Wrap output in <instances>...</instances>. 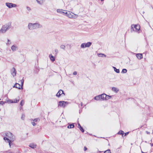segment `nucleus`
Instances as JSON below:
<instances>
[{"mask_svg":"<svg viewBox=\"0 0 153 153\" xmlns=\"http://www.w3.org/2000/svg\"><path fill=\"white\" fill-rule=\"evenodd\" d=\"M42 27V25L39 23H30L28 24V28L30 30L36 29Z\"/></svg>","mask_w":153,"mask_h":153,"instance_id":"nucleus-1","label":"nucleus"},{"mask_svg":"<svg viewBox=\"0 0 153 153\" xmlns=\"http://www.w3.org/2000/svg\"><path fill=\"white\" fill-rule=\"evenodd\" d=\"M140 26L138 25H132L131 27V32H132L133 31L138 32L140 29Z\"/></svg>","mask_w":153,"mask_h":153,"instance_id":"nucleus-2","label":"nucleus"},{"mask_svg":"<svg viewBox=\"0 0 153 153\" xmlns=\"http://www.w3.org/2000/svg\"><path fill=\"white\" fill-rule=\"evenodd\" d=\"M9 26L8 25H3L1 29L0 30V34L5 33L8 29Z\"/></svg>","mask_w":153,"mask_h":153,"instance_id":"nucleus-3","label":"nucleus"},{"mask_svg":"<svg viewBox=\"0 0 153 153\" xmlns=\"http://www.w3.org/2000/svg\"><path fill=\"white\" fill-rule=\"evenodd\" d=\"M67 16L69 18L76 19L78 17V15L75 14L71 12L68 11V14Z\"/></svg>","mask_w":153,"mask_h":153,"instance_id":"nucleus-4","label":"nucleus"},{"mask_svg":"<svg viewBox=\"0 0 153 153\" xmlns=\"http://www.w3.org/2000/svg\"><path fill=\"white\" fill-rule=\"evenodd\" d=\"M15 140V137L10 132V147L13 144L12 142L14 141Z\"/></svg>","mask_w":153,"mask_h":153,"instance_id":"nucleus-5","label":"nucleus"},{"mask_svg":"<svg viewBox=\"0 0 153 153\" xmlns=\"http://www.w3.org/2000/svg\"><path fill=\"white\" fill-rule=\"evenodd\" d=\"M59 104H58V106H59L61 107H65V106L66 104L68 103L67 102H65L64 101H59Z\"/></svg>","mask_w":153,"mask_h":153,"instance_id":"nucleus-6","label":"nucleus"},{"mask_svg":"<svg viewBox=\"0 0 153 153\" xmlns=\"http://www.w3.org/2000/svg\"><path fill=\"white\" fill-rule=\"evenodd\" d=\"M13 87L18 88L19 89H23V87H22L21 85L17 83H16L13 86Z\"/></svg>","mask_w":153,"mask_h":153,"instance_id":"nucleus-7","label":"nucleus"},{"mask_svg":"<svg viewBox=\"0 0 153 153\" xmlns=\"http://www.w3.org/2000/svg\"><path fill=\"white\" fill-rule=\"evenodd\" d=\"M9 136L6 134V135L4 137V140L6 142L8 143L9 145H10V139H9Z\"/></svg>","mask_w":153,"mask_h":153,"instance_id":"nucleus-8","label":"nucleus"},{"mask_svg":"<svg viewBox=\"0 0 153 153\" xmlns=\"http://www.w3.org/2000/svg\"><path fill=\"white\" fill-rule=\"evenodd\" d=\"M11 74L13 76H16V70L14 68H13L11 71Z\"/></svg>","mask_w":153,"mask_h":153,"instance_id":"nucleus-9","label":"nucleus"},{"mask_svg":"<svg viewBox=\"0 0 153 153\" xmlns=\"http://www.w3.org/2000/svg\"><path fill=\"white\" fill-rule=\"evenodd\" d=\"M62 94H63L64 95H65V94L63 92V91L61 90H59L58 92L56 94V96L59 97H60L61 95Z\"/></svg>","mask_w":153,"mask_h":153,"instance_id":"nucleus-10","label":"nucleus"},{"mask_svg":"<svg viewBox=\"0 0 153 153\" xmlns=\"http://www.w3.org/2000/svg\"><path fill=\"white\" fill-rule=\"evenodd\" d=\"M11 49L13 51H15L18 49V47L15 45H13L12 46Z\"/></svg>","mask_w":153,"mask_h":153,"instance_id":"nucleus-11","label":"nucleus"},{"mask_svg":"<svg viewBox=\"0 0 153 153\" xmlns=\"http://www.w3.org/2000/svg\"><path fill=\"white\" fill-rule=\"evenodd\" d=\"M36 145L34 143H31L29 145V146L32 149H34L36 147Z\"/></svg>","mask_w":153,"mask_h":153,"instance_id":"nucleus-12","label":"nucleus"},{"mask_svg":"<svg viewBox=\"0 0 153 153\" xmlns=\"http://www.w3.org/2000/svg\"><path fill=\"white\" fill-rule=\"evenodd\" d=\"M137 58L138 59H141L143 58V55L142 53H137L136 55Z\"/></svg>","mask_w":153,"mask_h":153,"instance_id":"nucleus-13","label":"nucleus"},{"mask_svg":"<svg viewBox=\"0 0 153 153\" xmlns=\"http://www.w3.org/2000/svg\"><path fill=\"white\" fill-rule=\"evenodd\" d=\"M78 127L79 129L82 132H84V129L81 126L79 123H78Z\"/></svg>","mask_w":153,"mask_h":153,"instance_id":"nucleus-14","label":"nucleus"},{"mask_svg":"<svg viewBox=\"0 0 153 153\" xmlns=\"http://www.w3.org/2000/svg\"><path fill=\"white\" fill-rule=\"evenodd\" d=\"M106 94H103L100 95L101 100H105Z\"/></svg>","mask_w":153,"mask_h":153,"instance_id":"nucleus-15","label":"nucleus"},{"mask_svg":"<svg viewBox=\"0 0 153 153\" xmlns=\"http://www.w3.org/2000/svg\"><path fill=\"white\" fill-rule=\"evenodd\" d=\"M19 99H18L17 100V99H14L13 100H10V103H17L19 101Z\"/></svg>","mask_w":153,"mask_h":153,"instance_id":"nucleus-16","label":"nucleus"},{"mask_svg":"<svg viewBox=\"0 0 153 153\" xmlns=\"http://www.w3.org/2000/svg\"><path fill=\"white\" fill-rule=\"evenodd\" d=\"M56 11L57 13H59L63 15L65 11L64 10L62 9H57Z\"/></svg>","mask_w":153,"mask_h":153,"instance_id":"nucleus-17","label":"nucleus"},{"mask_svg":"<svg viewBox=\"0 0 153 153\" xmlns=\"http://www.w3.org/2000/svg\"><path fill=\"white\" fill-rule=\"evenodd\" d=\"M37 3L40 5L42 4L44 2V0H36Z\"/></svg>","mask_w":153,"mask_h":153,"instance_id":"nucleus-18","label":"nucleus"},{"mask_svg":"<svg viewBox=\"0 0 153 153\" xmlns=\"http://www.w3.org/2000/svg\"><path fill=\"white\" fill-rule=\"evenodd\" d=\"M49 57L50 58V59L52 61L54 62L55 60V58L54 56H53L52 55L50 54L49 55Z\"/></svg>","mask_w":153,"mask_h":153,"instance_id":"nucleus-19","label":"nucleus"},{"mask_svg":"<svg viewBox=\"0 0 153 153\" xmlns=\"http://www.w3.org/2000/svg\"><path fill=\"white\" fill-rule=\"evenodd\" d=\"M100 95L96 96L94 97V99L95 100H101V97H100Z\"/></svg>","mask_w":153,"mask_h":153,"instance_id":"nucleus-20","label":"nucleus"},{"mask_svg":"<svg viewBox=\"0 0 153 153\" xmlns=\"http://www.w3.org/2000/svg\"><path fill=\"white\" fill-rule=\"evenodd\" d=\"M112 89L113 91L115 92L116 93H117L119 91V89L115 87H112Z\"/></svg>","mask_w":153,"mask_h":153,"instance_id":"nucleus-21","label":"nucleus"},{"mask_svg":"<svg viewBox=\"0 0 153 153\" xmlns=\"http://www.w3.org/2000/svg\"><path fill=\"white\" fill-rule=\"evenodd\" d=\"M74 124L72 123L70 124L68 126V128H74Z\"/></svg>","mask_w":153,"mask_h":153,"instance_id":"nucleus-22","label":"nucleus"},{"mask_svg":"<svg viewBox=\"0 0 153 153\" xmlns=\"http://www.w3.org/2000/svg\"><path fill=\"white\" fill-rule=\"evenodd\" d=\"M92 43L91 42H88L85 43V47H89L91 45Z\"/></svg>","mask_w":153,"mask_h":153,"instance_id":"nucleus-23","label":"nucleus"},{"mask_svg":"<svg viewBox=\"0 0 153 153\" xmlns=\"http://www.w3.org/2000/svg\"><path fill=\"white\" fill-rule=\"evenodd\" d=\"M118 134H121L122 135V136L123 137V135L124 134V132L122 130H120L119 131V132L117 133Z\"/></svg>","mask_w":153,"mask_h":153,"instance_id":"nucleus-24","label":"nucleus"},{"mask_svg":"<svg viewBox=\"0 0 153 153\" xmlns=\"http://www.w3.org/2000/svg\"><path fill=\"white\" fill-rule=\"evenodd\" d=\"M98 56L100 57H103V56H104L105 57L106 56V55L102 53H98Z\"/></svg>","mask_w":153,"mask_h":153,"instance_id":"nucleus-25","label":"nucleus"},{"mask_svg":"<svg viewBox=\"0 0 153 153\" xmlns=\"http://www.w3.org/2000/svg\"><path fill=\"white\" fill-rule=\"evenodd\" d=\"M105 96H106L105 97V100H108L109 99H110L111 97V96L107 95L106 94V95H105Z\"/></svg>","mask_w":153,"mask_h":153,"instance_id":"nucleus-26","label":"nucleus"},{"mask_svg":"<svg viewBox=\"0 0 153 153\" xmlns=\"http://www.w3.org/2000/svg\"><path fill=\"white\" fill-rule=\"evenodd\" d=\"M113 68H114V71L117 73H119L120 72V70L119 69H117L115 67H113Z\"/></svg>","mask_w":153,"mask_h":153,"instance_id":"nucleus-27","label":"nucleus"},{"mask_svg":"<svg viewBox=\"0 0 153 153\" xmlns=\"http://www.w3.org/2000/svg\"><path fill=\"white\" fill-rule=\"evenodd\" d=\"M17 5L16 4L10 3V8L13 7H15Z\"/></svg>","mask_w":153,"mask_h":153,"instance_id":"nucleus-28","label":"nucleus"},{"mask_svg":"<svg viewBox=\"0 0 153 153\" xmlns=\"http://www.w3.org/2000/svg\"><path fill=\"white\" fill-rule=\"evenodd\" d=\"M81 47L82 48H85V43H83L81 45Z\"/></svg>","mask_w":153,"mask_h":153,"instance_id":"nucleus-29","label":"nucleus"},{"mask_svg":"<svg viewBox=\"0 0 153 153\" xmlns=\"http://www.w3.org/2000/svg\"><path fill=\"white\" fill-rule=\"evenodd\" d=\"M65 46L63 45H61V46H60V48L61 49H63L64 50H65Z\"/></svg>","mask_w":153,"mask_h":153,"instance_id":"nucleus-30","label":"nucleus"},{"mask_svg":"<svg viewBox=\"0 0 153 153\" xmlns=\"http://www.w3.org/2000/svg\"><path fill=\"white\" fill-rule=\"evenodd\" d=\"M127 72V70L126 69H123L121 72L122 73H126Z\"/></svg>","mask_w":153,"mask_h":153,"instance_id":"nucleus-31","label":"nucleus"},{"mask_svg":"<svg viewBox=\"0 0 153 153\" xmlns=\"http://www.w3.org/2000/svg\"><path fill=\"white\" fill-rule=\"evenodd\" d=\"M24 104V100H22L20 102V105L22 106Z\"/></svg>","mask_w":153,"mask_h":153,"instance_id":"nucleus-32","label":"nucleus"},{"mask_svg":"<svg viewBox=\"0 0 153 153\" xmlns=\"http://www.w3.org/2000/svg\"><path fill=\"white\" fill-rule=\"evenodd\" d=\"M64 13L63 14V15L66 16H67V15H68V11L67 12L66 10H64Z\"/></svg>","mask_w":153,"mask_h":153,"instance_id":"nucleus-33","label":"nucleus"},{"mask_svg":"<svg viewBox=\"0 0 153 153\" xmlns=\"http://www.w3.org/2000/svg\"><path fill=\"white\" fill-rule=\"evenodd\" d=\"M40 120V119L39 118H36L34 119L33 120V121L35 122H39Z\"/></svg>","mask_w":153,"mask_h":153,"instance_id":"nucleus-34","label":"nucleus"},{"mask_svg":"<svg viewBox=\"0 0 153 153\" xmlns=\"http://www.w3.org/2000/svg\"><path fill=\"white\" fill-rule=\"evenodd\" d=\"M111 151L110 149H108L105 151L104 152V153H111Z\"/></svg>","mask_w":153,"mask_h":153,"instance_id":"nucleus-35","label":"nucleus"},{"mask_svg":"<svg viewBox=\"0 0 153 153\" xmlns=\"http://www.w3.org/2000/svg\"><path fill=\"white\" fill-rule=\"evenodd\" d=\"M23 83H24V80L23 79H22L21 80V85H22V87H23Z\"/></svg>","mask_w":153,"mask_h":153,"instance_id":"nucleus-36","label":"nucleus"},{"mask_svg":"<svg viewBox=\"0 0 153 153\" xmlns=\"http://www.w3.org/2000/svg\"><path fill=\"white\" fill-rule=\"evenodd\" d=\"M25 117V115L24 114H22L21 117V119L23 120H24Z\"/></svg>","mask_w":153,"mask_h":153,"instance_id":"nucleus-37","label":"nucleus"},{"mask_svg":"<svg viewBox=\"0 0 153 153\" xmlns=\"http://www.w3.org/2000/svg\"><path fill=\"white\" fill-rule=\"evenodd\" d=\"M6 5L9 7V8H10V3H6Z\"/></svg>","mask_w":153,"mask_h":153,"instance_id":"nucleus-38","label":"nucleus"},{"mask_svg":"<svg viewBox=\"0 0 153 153\" xmlns=\"http://www.w3.org/2000/svg\"><path fill=\"white\" fill-rule=\"evenodd\" d=\"M54 51H55V52L56 54L58 53V49H55Z\"/></svg>","mask_w":153,"mask_h":153,"instance_id":"nucleus-39","label":"nucleus"},{"mask_svg":"<svg viewBox=\"0 0 153 153\" xmlns=\"http://www.w3.org/2000/svg\"><path fill=\"white\" fill-rule=\"evenodd\" d=\"M4 104V102L3 101H0V104L3 105Z\"/></svg>","mask_w":153,"mask_h":153,"instance_id":"nucleus-40","label":"nucleus"},{"mask_svg":"<svg viewBox=\"0 0 153 153\" xmlns=\"http://www.w3.org/2000/svg\"><path fill=\"white\" fill-rule=\"evenodd\" d=\"M128 133H129V132H127L125 133H124V134L123 135V137L126 136L128 134Z\"/></svg>","mask_w":153,"mask_h":153,"instance_id":"nucleus-41","label":"nucleus"},{"mask_svg":"<svg viewBox=\"0 0 153 153\" xmlns=\"http://www.w3.org/2000/svg\"><path fill=\"white\" fill-rule=\"evenodd\" d=\"M77 74V72L76 71H74L73 73V74L74 75H76Z\"/></svg>","mask_w":153,"mask_h":153,"instance_id":"nucleus-42","label":"nucleus"},{"mask_svg":"<svg viewBox=\"0 0 153 153\" xmlns=\"http://www.w3.org/2000/svg\"><path fill=\"white\" fill-rule=\"evenodd\" d=\"M32 124L34 126L36 125V124L35 123V122H32Z\"/></svg>","mask_w":153,"mask_h":153,"instance_id":"nucleus-43","label":"nucleus"},{"mask_svg":"<svg viewBox=\"0 0 153 153\" xmlns=\"http://www.w3.org/2000/svg\"><path fill=\"white\" fill-rule=\"evenodd\" d=\"M27 10H31L30 8L28 7H27Z\"/></svg>","mask_w":153,"mask_h":153,"instance_id":"nucleus-44","label":"nucleus"},{"mask_svg":"<svg viewBox=\"0 0 153 153\" xmlns=\"http://www.w3.org/2000/svg\"><path fill=\"white\" fill-rule=\"evenodd\" d=\"M87 149V148L85 147V146L84 147V150L85 151H86Z\"/></svg>","mask_w":153,"mask_h":153,"instance_id":"nucleus-45","label":"nucleus"},{"mask_svg":"<svg viewBox=\"0 0 153 153\" xmlns=\"http://www.w3.org/2000/svg\"><path fill=\"white\" fill-rule=\"evenodd\" d=\"M150 144H151V146H153V144L152 143H150Z\"/></svg>","mask_w":153,"mask_h":153,"instance_id":"nucleus-46","label":"nucleus"},{"mask_svg":"<svg viewBox=\"0 0 153 153\" xmlns=\"http://www.w3.org/2000/svg\"><path fill=\"white\" fill-rule=\"evenodd\" d=\"M22 107H20V109H22Z\"/></svg>","mask_w":153,"mask_h":153,"instance_id":"nucleus-47","label":"nucleus"},{"mask_svg":"<svg viewBox=\"0 0 153 153\" xmlns=\"http://www.w3.org/2000/svg\"><path fill=\"white\" fill-rule=\"evenodd\" d=\"M81 106H82V102H81Z\"/></svg>","mask_w":153,"mask_h":153,"instance_id":"nucleus-48","label":"nucleus"},{"mask_svg":"<svg viewBox=\"0 0 153 153\" xmlns=\"http://www.w3.org/2000/svg\"><path fill=\"white\" fill-rule=\"evenodd\" d=\"M141 152H142V153H145V152H143V151H142Z\"/></svg>","mask_w":153,"mask_h":153,"instance_id":"nucleus-49","label":"nucleus"},{"mask_svg":"<svg viewBox=\"0 0 153 153\" xmlns=\"http://www.w3.org/2000/svg\"><path fill=\"white\" fill-rule=\"evenodd\" d=\"M101 1H103L104 0H100Z\"/></svg>","mask_w":153,"mask_h":153,"instance_id":"nucleus-50","label":"nucleus"},{"mask_svg":"<svg viewBox=\"0 0 153 153\" xmlns=\"http://www.w3.org/2000/svg\"><path fill=\"white\" fill-rule=\"evenodd\" d=\"M69 46L70 47V48H71V45H69Z\"/></svg>","mask_w":153,"mask_h":153,"instance_id":"nucleus-51","label":"nucleus"},{"mask_svg":"<svg viewBox=\"0 0 153 153\" xmlns=\"http://www.w3.org/2000/svg\"><path fill=\"white\" fill-rule=\"evenodd\" d=\"M8 41L9 42V39H8Z\"/></svg>","mask_w":153,"mask_h":153,"instance_id":"nucleus-52","label":"nucleus"},{"mask_svg":"<svg viewBox=\"0 0 153 153\" xmlns=\"http://www.w3.org/2000/svg\"><path fill=\"white\" fill-rule=\"evenodd\" d=\"M99 152H101V151H99Z\"/></svg>","mask_w":153,"mask_h":153,"instance_id":"nucleus-53","label":"nucleus"}]
</instances>
